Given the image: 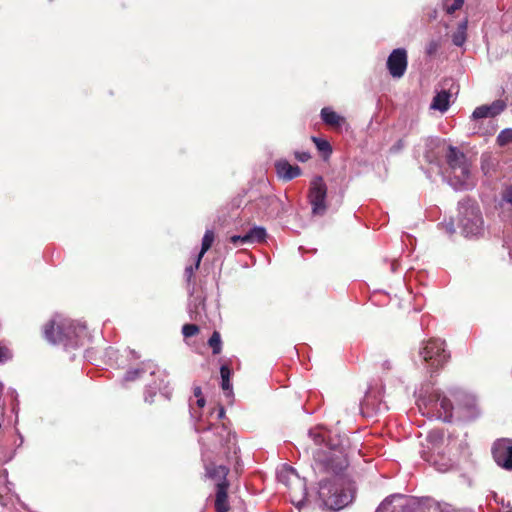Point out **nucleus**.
I'll use <instances>...</instances> for the list:
<instances>
[{
	"instance_id": "obj_33",
	"label": "nucleus",
	"mask_w": 512,
	"mask_h": 512,
	"mask_svg": "<svg viewBox=\"0 0 512 512\" xmlns=\"http://www.w3.org/2000/svg\"><path fill=\"white\" fill-rule=\"evenodd\" d=\"M405 146V142L403 139H399L392 147H391V151L392 152H399L401 149H403V147Z\"/></svg>"
},
{
	"instance_id": "obj_29",
	"label": "nucleus",
	"mask_w": 512,
	"mask_h": 512,
	"mask_svg": "<svg viewBox=\"0 0 512 512\" xmlns=\"http://www.w3.org/2000/svg\"><path fill=\"white\" fill-rule=\"evenodd\" d=\"M230 242L233 243L235 246L243 245L248 242L247 234L240 236V235H234L230 237Z\"/></svg>"
},
{
	"instance_id": "obj_21",
	"label": "nucleus",
	"mask_w": 512,
	"mask_h": 512,
	"mask_svg": "<svg viewBox=\"0 0 512 512\" xmlns=\"http://www.w3.org/2000/svg\"><path fill=\"white\" fill-rule=\"evenodd\" d=\"M249 243L263 242L266 238V230L263 227H254L247 233Z\"/></svg>"
},
{
	"instance_id": "obj_30",
	"label": "nucleus",
	"mask_w": 512,
	"mask_h": 512,
	"mask_svg": "<svg viewBox=\"0 0 512 512\" xmlns=\"http://www.w3.org/2000/svg\"><path fill=\"white\" fill-rule=\"evenodd\" d=\"M198 269L199 268H195V264L186 267L185 272H184V276H185L186 281L188 282V284H191L193 282L194 272L196 270H198Z\"/></svg>"
},
{
	"instance_id": "obj_13",
	"label": "nucleus",
	"mask_w": 512,
	"mask_h": 512,
	"mask_svg": "<svg viewBox=\"0 0 512 512\" xmlns=\"http://www.w3.org/2000/svg\"><path fill=\"white\" fill-rule=\"evenodd\" d=\"M206 476L215 482L216 484H221L225 486H230V482L227 479L228 474L230 473V469L224 465H216L209 464L206 466Z\"/></svg>"
},
{
	"instance_id": "obj_27",
	"label": "nucleus",
	"mask_w": 512,
	"mask_h": 512,
	"mask_svg": "<svg viewBox=\"0 0 512 512\" xmlns=\"http://www.w3.org/2000/svg\"><path fill=\"white\" fill-rule=\"evenodd\" d=\"M199 331L200 329L196 324H185L182 327V334L186 338L196 336L199 333Z\"/></svg>"
},
{
	"instance_id": "obj_15",
	"label": "nucleus",
	"mask_w": 512,
	"mask_h": 512,
	"mask_svg": "<svg viewBox=\"0 0 512 512\" xmlns=\"http://www.w3.org/2000/svg\"><path fill=\"white\" fill-rule=\"evenodd\" d=\"M230 486L216 484L214 507L216 512H229L231 507L229 504L228 489Z\"/></svg>"
},
{
	"instance_id": "obj_18",
	"label": "nucleus",
	"mask_w": 512,
	"mask_h": 512,
	"mask_svg": "<svg viewBox=\"0 0 512 512\" xmlns=\"http://www.w3.org/2000/svg\"><path fill=\"white\" fill-rule=\"evenodd\" d=\"M449 99L450 93L446 90H442L434 96L430 107L431 109L445 112L449 108Z\"/></svg>"
},
{
	"instance_id": "obj_37",
	"label": "nucleus",
	"mask_w": 512,
	"mask_h": 512,
	"mask_svg": "<svg viewBox=\"0 0 512 512\" xmlns=\"http://www.w3.org/2000/svg\"><path fill=\"white\" fill-rule=\"evenodd\" d=\"M437 49V44L435 42H431L429 45L428 53L432 54Z\"/></svg>"
},
{
	"instance_id": "obj_24",
	"label": "nucleus",
	"mask_w": 512,
	"mask_h": 512,
	"mask_svg": "<svg viewBox=\"0 0 512 512\" xmlns=\"http://www.w3.org/2000/svg\"><path fill=\"white\" fill-rule=\"evenodd\" d=\"M464 5V0H443V9L447 14H453L455 11L461 9Z\"/></svg>"
},
{
	"instance_id": "obj_7",
	"label": "nucleus",
	"mask_w": 512,
	"mask_h": 512,
	"mask_svg": "<svg viewBox=\"0 0 512 512\" xmlns=\"http://www.w3.org/2000/svg\"><path fill=\"white\" fill-rule=\"evenodd\" d=\"M459 215V224L467 235H475L480 231L483 219L476 202L470 199L460 202Z\"/></svg>"
},
{
	"instance_id": "obj_28",
	"label": "nucleus",
	"mask_w": 512,
	"mask_h": 512,
	"mask_svg": "<svg viewBox=\"0 0 512 512\" xmlns=\"http://www.w3.org/2000/svg\"><path fill=\"white\" fill-rule=\"evenodd\" d=\"M12 357L13 354L11 350L7 346L0 344V364L11 360Z\"/></svg>"
},
{
	"instance_id": "obj_5",
	"label": "nucleus",
	"mask_w": 512,
	"mask_h": 512,
	"mask_svg": "<svg viewBox=\"0 0 512 512\" xmlns=\"http://www.w3.org/2000/svg\"><path fill=\"white\" fill-rule=\"evenodd\" d=\"M420 357L435 372L442 368L449 360L450 354L445 349V341L429 339L419 351Z\"/></svg>"
},
{
	"instance_id": "obj_17",
	"label": "nucleus",
	"mask_w": 512,
	"mask_h": 512,
	"mask_svg": "<svg viewBox=\"0 0 512 512\" xmlns=\"http://www.w3.org/2000/svg\"><path fill=\"white\" fill-rule=\"evenodd\" d=\"M215 240V233L213 230L208 229L205 231L202 244H201V250L199 254L197 255L196 261H195V268H199L201 260L204 256V254L212 247Z\"/></svg>"
},
{
	"instance_id": "obj_23",
	"label": "nucleus",
	"mask_w": 512,
	"mask_h": 512,
	"mask_svg": "<svg viewBox=\"0 0 512 512\" xmlns=\"http://www.w3.org/2000/svg\"><path fill=\"white\" fill-rule=\"evenodd\" d=\"M220 374H221V387L224 391H231V383H230V376H231V369L227 365H222L220 368Z\"/></svg>"
},
{
	"instance_id": "obj_9",
	"label": "nucleus",
	"mask_w": 512,
	"mask_h": 512,
	"mask_svg": "<svg viewBox=\"0 0 512 512\" xmlns=\"http://www.w3.org/2000/svg\"><path fill=\"white\" fill-rule=\"evenodd\" d=\"M492 455L495 462L507 469L512 470V440L511 439H499L492 447Z\"/></svg>"
},
{
	"instance_id": "obj_31",
	"label": "nucleus",
	"mask_w": 512,
	"mask_h": 512,
	"mask_svg": "<svg viewBox=\"0 0 512 512\" xmlns=\"http://www.w3.org/2000/svg\"><path fill=\"white\" fill-rule=\"evenodd\" d=\"M443 432L441 431H438V430H433L431 431L429 434H428V439L431 440V441H439V442H442L443 441Z\"/></svg>"
},
{
	"instance_id": "obj_1",
	"label": "nucleus",
	"mask_w": 512,
	"mask_h": 512,
	"mask_svg": "<svg viewBox=\"0 0 512 512\" xmlns=\"http://www.w3.org/2000/svg\"><path fill=\"white\" fill-rule=\"evenodd\" d=\"M309 436L316 446L312 450L315 469L340 476L349 465L351 444L346 435L326 430H310Z\"/></svg>"
},
{
	"instance_id": "obj_16",
	"label": "nucleus",
	"mask_w": 512,
	"mask_h": 512,
	"mask_svg": "<svg viewBox=\"0 0 512 512\" xmlns=\"http://www.w3.org/2000/svg\"><path fill=\"white\" fill-rule=\"evenodd\" d=\"M321 118L326 125L331 127H339L345 122L344 117L340 116L329 107H324L321 110Z\"/></svg>"
},
{
	"instance_id": "obj_3",
	"label": "nucleus",
	"mask_w": 512,
	"mask_h": 512,
	"mask_svg": "<svg viewBox=\"0 0 512 512\" xmlns=\"http://www.w3.org/2000/svg\"><path fill=\"white\" fill-rule=\"evenodd\" d=\"M319 497L330 510H340L347 506L354 497V490L344 486L343 478L323 480L320 483Z\"/></svg>"
},
{
	"instance_id": "obj_12",
	"label": "nucleus",
	"mask_w": 512,
	"mask_h": 512,
	"mask_svg": "<svg viewBox=\"0 0 512 512\" xmlns=\"http://www.w3.org/2000/svg\"><path fill=\"white\" fill-rule=\"evenodd\" d=\"M506 108V103L503 100H495L490 105H482L477 107L472 114L474 119H481L487 117H495L502 113Z\"/></svg>"
},
{
	"instance_id": "obj_36",
	"label": "nucleus",
	"mask_w": 512,
	"mask_h": 512,
	"mask_svg": "<svg viewBox=\"0 0 512 512\" xmlns=\"http://www.w3.org/2000/svg\"><path fill=\"white\" fill-rule=\"evenodd\" d=\"M196 403H197V406L200 409L203 408L205 406V403H206L205 398L204 397L197 398Z\"/></svg>"
},
{
	"instance_id": "obj_10",
	"label": "nucleus",
	"mask_w": 512,
	"mask_h": 512,
	"mask_svg": "<svg viewBox=\"0 0 512 512\" xmlns=\"http://www.w3.org/2000/svg\"><path fill=\"white\" fill-rule=\"evenodd\" d=\"M387 69L393 78H401L407 69V52L403 48L394 49L387 59Z\"/></svg>"
},
{
	"instance_id": "obj_4",
	"label": "nucleus",
	"mask_w": 512,
	"mask_h": 512,
	"mask_svg": "<svg viewBox=\"0 0 512 512\" xmlns=\"http://www.w3.org/2000/svg\"><path fill=\"white\" fill-rule=\"evenodd\" d=\"M44 336L52 344L76 345V327L67 320H51L44 326Z\"/></svg>"
},
{
	"instance_id": "obj_25",
	"label": "nucleus",
	"mask_w": 512,
	"mask_h": 512,
	"mask_svg": "<svg viewBox=\"0 0 512 512\" xmlns=\"http://www.w3.org/2000/svg\"><path fill=\"white\" fill-rule=\"evenodd\" d=\"M497 144L501 147L512 143V128L502 130L497 136Z\"/></svg>"
},
{
	"instance_id": "obj_19",
	"label": "nucleus",
	"mask_w": 512,
	"mask_h": 512,
	"mask_svg": "<svg viewBox=\"0 0 512 512\" xmlns=\"http://www.w3.org/2000/svg\"><path fill=\"white\" fill-rule=\"evenodd\" d=\"M468 26V20L462 21L457 28V32L453 34L452 41L456 46H462L466 41V30Z\"/></svg>"
},
{
	"instance_id": "obj_2",
	"label": "nucleus",
	"mask_w": 512,
	"mask_h": 512,
	"mask_svg": "<svg viewBox=\"0 0 512 512\" xmlns=\"http://www.w3.org/2000/svg\"><path fill=\"white\" fill-rule=\"evenodd\" d=\"M446 161L450 169L449 181L455 189H469L474 186L470 164L466 155L454 146H449Z\"/></svg>"
},
{
	"instance_id": "obj_20",
	"label": "nucleus",
	"mask_w": 512,
	"mask_h": 512,
	"mask_svg": "<svg viewBox=\"0 0 512 512\" xmlns=\"http://www.w3.org/2000/svg\"><path fill=\"white\" fill-rule=\"evenodd\" d=\"M311 140L316 145L319 152H321L323 154V157L325 159L330 156V154L332 153V147L327 140H324V139H321V138H318L315 136H312Z\"/></svg>"
},
{
	"instance_id": "obj_26",
	"label": "nucleus",
	"mask_w": 512,
	"mask_h": 512,
	"mask_svg": "<svg viewBox=\"0 0 512 512\" xmlns=\"http://www.w3.org/2000/svg\"><path fill=\"white\" fill-rule=\"evenodd\" d=\"M144 373L145 370L143 368L130 369L125 373L124 380L126 382L135 381L136 379H139Z\"/></svg>"
},
{
	"instance_id": "obj_14",
	"label": "nucleus",
	"mask_w": 512,
	"mask_h": 512,
	"mask_svg": "<svg viewBox=\"0 0 512 512\" xmlns=\"http://www.w3.org/2000/svg\"><path fill=\"white\" fill-rule=\"evenodd\" d=\"M275 169L279 178L290 181L301 175V169L297 165H291L287 160L280 159L275 162Z\"/></svg>"
},
{
	"instance_id": "obj_6",
	"label": "nucleus",
	"mask_w": 512,
	"mask_h": 512,
	"mask_svg": "<svg viewBox=\"0 0 512 512\" xmlns=\"http://www.w3.org/2000/svg\"><path fill=\"white\" fill-rule=\"evenodd\" d=\"M425 413L430 417L442 420L444 422H451L453 418V405L448 397L439 391L431 392L426 398L422 400Z\"/></svg>"
},
{
	"instance_id": "obj_11",
	"label": "nucleus",
	"mask_w": 512,
	"mask_h": 512,
	"mask_svg": "<svg viewBox=\"0 0 512 512\" xmlns=\"http://www.w3.org/2000/svg\"><path fill=\"white\" fill-rule=\"evenodd\" d=\"M457 412L459 413V417L463 420L470 421L475 419L479 415L476 399L469 395H463L461 399L458 400Z\"/></svg>"
},
{
	"instance_id": "obj_35",
	"label": "nucleus",
	"mask_w": 512,
	"mask_h": 512,
	"mask_svg": "<svg viewBox=\"0 0 512 512\" xmlns=\"http://www.w3.org/2000/svg\"><path fill=\"white\" fill-rule=\"evenodd\" d=\"M193 394H194V396H195L196 398L203 397L201 387H200V386H196V387H194V389H193Z\"/></svg>"
},
{
	"instance_id": "obj_38",
	"label": "nucleus",
	"mask_w": 512,
	"mask_h": 512,
	"mask_svg": "<svg viewBox=\"0 0 512 512\" xmlns=\"http://www.w3.org/2000/svg\"><path fill=\"white\" fill-rule=\"evenodd\" d=\"M223 415H224V409H223V408H221V409H220L219 416L221 417V416H223Z\"/></svg>"
},
{
	"instance_id": "obj_8",
	"label": "nucleus",
	"mask_w": 512,
	"mask_h": 512,
	"mask_svg": "<svg viewBox=\"0 0 512 512\" xmlns=\"http://www.w3.org/2000/svg\"><path fill=\"white\" fill-rule=\"evenodd\" d=\"M327 186L322 176H316L310 183L308 200L313 215L323 216L327 211Z\"/></svg>"
},
{
	"instance_id": "obj_34",
	"label": "nucleus",
	"mask_w": 512,
	"mask_h": 512,
	"mask_svg": "<svg viewBox=\"0 0 512 512\" xmlns=\"http://www.w3.org/2000/svg\"><path fill=\"white\" fill-rule=\"evenodd\" d=\"M503 199L512 204V186L505 189L503 193Z\"/></svg>"
},
{
	"instance_id": "obj_32",
	"label": "nucleus",
	"mask_w": 512,
	"mask_h": 512,
	"mask_svg": "<svg viewBox=\"0 0 512 512\" xmlns=\"http://www.w3.org/2000/svg\"><path fill=\"white\" fill-rule=\"evenodd\" d=\"M294 156L300 162H307L311 158L309 152H299V151H296L294 153Z\"/></svg>"
},
{
	"instance_id": "obj_22",
	"label": "nucleus",
	"mask_w": 512,
	"mask_h": 512,
	"mask_svg": "<svg viewBox=\"0 0 512 512\" xmlns=\"http://www.w3.org/2000/svg\"><path fill=\"white\" fill-rule=\"evenodd\" d=\"M208 345L212 349L213 355L220 354L222 350L221 335L218 331H214L208 340Z\"/></svg>"
}]
</instances>
